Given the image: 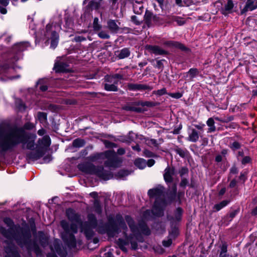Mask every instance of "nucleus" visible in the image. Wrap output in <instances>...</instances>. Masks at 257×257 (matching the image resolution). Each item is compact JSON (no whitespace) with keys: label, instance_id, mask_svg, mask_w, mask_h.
I'll return each mask as SVG.
<instances>
[{"label":"nucleus","instance_id":"nucleus-1","mask_svg":"<svg viewBox=\"0 0 257 257\" xmlns=\"http://www.w3.org/2000/svg\"><path fill=\"white\" fill-rule=\"evenodd\" d=\"M36 138V135L28 134L23 128L9 130L7 126L0 125V148L3 152L12 150L20 144L23 149L32 150Z\"/></svg>","mask_w":257,"mask_h":257},{"label":"nucleus","instance_id":"nucleus-2","mask_svg":"<svg viewBox=\"0 0 257 257\" xmlns=\"http://www.w3.org/2000/svg\"><path fill=\"white\" fill-rule=\"evenodd\" d=\"M66 215L68 219L72 221L70 226L65 220L61 222V225L64 230L67 232H72L76 233L77 231V225L80 226L81 232H83L86 236L89 238L93 234L92 229L97 227V220L94 215L89 214L88 221L82 222L75 211L72 209H68L66 210Z\"/></svg>","mask_w":257,"mask_h":257},{"label":"nucleus","instance_id":"nucleus-3","mask_svg":"<svg viewBox=\"0 0 257 257\" xmlns=\"http://www.w3.org/2000/svg\"><path fill=\"white\" fill-rule=\"evenodd\" d=\"M125 220L134 234L133 236L131 235L125 239L119 238L117 240V244L119 248L124 252L127 251V249L125 246L128 245L129 243L131 244L132 248L133 249H136L137 248L138 245L137 242L136 241V237H135V239H134V236H135V234L137 231H142L143 232V233H145L144 231H146V230H147L145 233L147 234H149V231L148 230V228L147 227L145 224L143 223L142 224H140L139 227L136 226L134 224V221L133 220L132 218L128 216H126L125 217Z\"/></svg>","mask_w":257,"mask_h":257},{"label":"nucleus","instance_id":"nucleus-4","mask_svg":"<svg viewBox=\"0 0 257 257\" xmlns=\"http://www.w3.org/2000/svg\"><path fill=\"white\" fill-rule=\"evenodd\" d=\"M99 158H105L107 159L104 163L105 166L108 167L116 168L119 166L121 160L117 158L113 150H109L104 153L97 154L92 157V161H94Z\"/></svg>","mask_w":257,"mask_h":257},{"label":"nucleus","instance_id":"nucleus-5","mask_svg":"<svg viewBox=\"0 0 257 257\" xmlns=\"http://www.w3.org/2000/svg\"><path fill=\"white\" fill-rule=\"evenodd\" d=\"M51 144V140L49 136H45L42 139L39 140L36 148V152L30 155L31 158L37 160L42 157L45 152Z\"/></svg>","mask_w":257,"mask_h":257},{"label":"nucleus","instance_id":"nucleus-6","mask_svg":"<svg viewBox=\"0 0 257 257\" xmlns=\"http://www.w3.org/2000/svg\"><path fill=\"white\" fill-rule=\"evenodd\" d=\"M79 168L87 173L96 174L104 179H108L104 175L102 167H96L92 164H86L83 167L80 166Z\"/></svg>","mask_w":257,"mask_h":257},{"label":"nucleus","instance_id":"nucleus-7","mask_svg":"<svg viewBox=\"0 0 257 257\" xmlns=\"http://www.w3.org/2000/svg\"><path fill=\"white\" fill-rule=\"evenodd\" d=\"M121 78V76L118 74H115L114 76H107L105 78L107 83L104 85L105 89L107 91H117L118 79Z\"/></svg>","mask_w":257,"mask_h":257},{"label":"nucleus","instance_id":"nucleus-8","mask_svg":"<svg viewBox=\"0 0 257 257\" xmlns=\"http://www.w3.org/2000/svg\"><path fill=\"white\" fill-rule=\"evenodd\" d=\"M127 88L130 90H151L152 88L149 85L142 84L129 83Z\"/></svg>","mask_w":257,"mask_h":257},{"label":"nucleus","instance_id":"nucleus-9","mask_svg":"<svg viewBox=\"0 0 257 257\" xmlns=\"http://www.w3.org/2000/svg\"><path fill=\"white\" fill-rule=\"evenodd\" d=\"M164 188L161 186H158L155 188L150 189L148 191V195L151 197H160L164 192Z\"/></svg>","mask_w":257,"mask_h":257},{"label":"nucleus","instance_id":"nucleus-10","mask_svg":"<svg viewBox=\"0 0 257 257\" xmlns=\"http://www.w3.org/2000/svg\"><path fill=\"white\" fill-rule=\"evenodd\" d=\"M175 170L174 168L168 167L165 171L164 174V178L166 182L170 183L173 181V176L174 175Z\"/></svg>","mask_w":257,"mask_h":257},{"label":"nucleus","instance_id":"nucleus-11","mask_svg":"<svg viewBox=\"0 0 257 257\" xmlns=\"http://www.w3.org/2000/svg\"><path fill=\"white\" fill-rule=\"evenodd\" d=\"M146 49L155 55H164L167 53L166 51L158 46L147 45Z\"/></svg>","mask_w":257,"mask_h":257},{"label":"nucleus","instance_id":"nucleus-12","mask_svg":"<svg viewBox=\"0 0 257 257\" xmlns=\"http://www.w3.org/2000/svg\"><path fill=\"white\" fill-rule=\"evenodd\" d=\"M257 8V0H247L244 11H252Z\"/></svg>","mask_w":257,"mask_h":257},{"label":"nucleus","instance_id":"nucleus-13","mask_svg":"<svg viewBox=\"0 0 257 257\" xmlns=\"http://www.w3.org/2000/svg\"><path fill=\"white\" fill-rule=\"evenodd\" d=\"M227 3L225 4L223 8V14L230 13L234 7V4L232 0H226Z\"/></svg>","mask_w":257,"mask_h":257},{"label":"nucleus","instance_id":"nucleus-14","mask_svg":"<svg viewBox=\"0 0 257 257\" xmlns=\"http://www.w3.org/2000/svg\"><path fill=\"white\" fill-rule=\"evenodd\" d=\"M199 138V133L195 129H192L188 138V141L192 142H196Z\"/></svg>","mask_w":257,"mask_h":257},{"label":"nucleus","instance_id":"nucleus-15","mask_svg":"<svg viewBox=\"0 0 257 257\" xmlns=\"http://www.w3.org/2000/svg\"><path fill=\"white\" fill-rule=\"evenodd\" d=\"M54 69L56 72H64L66 70V65L63 62L55 63Z\"/></svg>","mask_w":257,"mask_h":257},{"label":"nucleus","instance_id":"nucleus-16","mask_svg":"<svg viewBox=\"0 0 257 257\" xmlns=\"http://www.w3.org/2000/svg\"><path fill=\"white\" fill-rule=\"evenodd\" d=\"M130 54V52L128 49L124 48L120 51L117 52L115 55L119 59H123L127 57Z\"/></svg>","mask_w":257,"mask_h":257},{"label":"nucleus","instance_id":"nucleus-17","mask_svg":"<svg viewBox=\"0 0 257 257\" xmlns=\"http://www.w3.org/2000/svg\"><path fill=\"white\" fill-rule=\"evenodd\" d=\"M207 125L209 126L208 133L214 132L216 130V127L214 125V121L213 118H209L206 122Z\"/></svg>","mask_w":257,"mask_h":257},{"label":"nucleus","instance_id":"nucleus-18","mask_svg":"<svg viewBox=\"0 0 257 257\" xmlns=\"http://www.w3.org/2000/svg\"><path fill=\"white\" fill-rule=\"evenodd\" d=\"M163 210L162 207H158V201H156L152 210L153 213L156 215L161 216L163 215Z\"/></svg>","mask_w":257,"mask_h":257},{"label":"nucleus","instance_id":"nucleus-19","mask_svg":"<svg viewBox=\"0 0 257 257\" xmlns=\"http://www.w3.org/2000/svg\"><path fill=\"white\" fill-rule=\"evenodd\" d=\"M107 25L108 29L112 32H116L118 30L119 27L114 20H109Z\"/></svg>","mask_w":257,"mask_h":257},{"label":"nucleus","instance_id":"nucleus-20","mask_svg":"<svg viewBox=\"0 0 257 257\" xmlns=\"http://www.w3.org/2000/svg\"><path fill=\"white\" fill-rule=\"evenodd\" d=\"M134 164L138 168L143 169L146 166V162L144 159L139 158L135 160Z\"/></svg>","mask_w":257,"mask_h":257},{"label":"nucleus","instance_id":"nucleus-21","mask_svg":"<svg viewBox=\"0 0 257 257\" xmlns=\"http://www.w3.org/2000/svg\"><path fill=\"white\" fill-rule=\"evenodd\" d=\"M66 241L70 247H74L76 246V239L74 235L72 234H69V238L66 239Z\"/></svg>","mask_w":257,"mask_h":257},{"label":"nucleus","instance_id":"nucleus-22","mask_svg":"<svg viewBox=\"0 0 257 257\" xmlns=\"http://www.w3.org/2000/svg\"><path fill=\"white\" fill-rule=\"evenodd\" d=\"M198 74V71L197 69L191 68L187 72V77L189 78V80L191 81L196 77Z\"/></svg>","mask_w":257,"mask_h":257},{"label":"nucleus","instance_id":"nucleus-23","mask_svg":"<svg viewBox=\"0 0 257 257\" xmlns=\"http://www.w3.org/2000/svg\"><path fill=\"white\" fill-rule=\"evenodd\" d=\"M165 45L169 46H173L175 47L179 48V49L181 50H184L185 47V46L177 42L174 41H168L165 43Z\"/></svg>","mask_w":257,"mask_h":257},{"label":"nucleus","instance_id":"nucleus-24","mask_svg":"<svg viewBox=\"0 0 257 257\" xmlns=\"http://www.w3.org/2000/svg\"><path fill=\"white\" fill-rule=\"evenodd\" d=\"M227 245L226 243H224L221 247V251L220 252L219 257H231L227 253Z\"/></svg>","mask_w":257,"mask_h":257},{"label":"nucleus","instance_id":"nucleus-25","mask_svg":"<svg viewBox=\"0 0 257 257\" xmlns=\"http://www.w3.org/2000/svg\"><path fill=\"white\" fill-rule=\"evenodd\" d=\"M229 201L228 200H223L218 204H216L214 206L213 208L215 209V211H218L224 207L226 206Z\"/></svg>","mask_w":257,"mask_h":257},{"label":"nucleus","instance_id":"nucleus-26","mask_svg":"<svg viewBox=\"0 0 257 257\" xmlns=\"http://www.w3.org/2000/svg\"><path fill=\"white\" fill-rule=\"evenodd\" d=\"M153 18V14L151 12H146L144 17V21L148 26L151 24Z\"/></svg>","mask_w":257,"mask_h":257},{"label":"nucleus","instance_id":"nucleus-27","mask_svg":"<svg viewBox=\"0 0 257 257\" xmlns=\"http://www.w3.org/2000/svg\"><path fill=\"white\" fill-rule=\"evenodd\" d=\"M52 41H51V46L53 47L54 48L56 47L58 39V34L55 32H53L52 34Z\"/></svg>","mask_w":257,"mask_h":257},{"label":"nucleus","instance_id":"nucleus-28","mask_svg":"<svg viewBox=\"0 0 257 257\" xmlns=\"http://www.w3.org/2000/svg\"><path fill=\"white\" fill-rule=\"evenodd\" d=\"M84 141L82 139H77L73 141V145L75 147H81L84 145Z\"/></svg>","mask_w":257,"mask_h":257},{"label":"nucleus","instance_id":"nucleus-29","mask_svg":"<svg viewBox=\"0 0 257 257\" xmlns=\"http://www.w3.org/2000/svg\"><path fill=\"white\" fill-rule=\"evenodd\" d=\"M172 21L174 22H176L177 24L179 26H182L184 25L185 23V21L183 19L178 17H173Z\"/></svg>","mask_w":257,"mask_h":257},{"label":"nucleus","instance_id":"nucleus-30","mask_svg":"<svg viewBox=\"0 0 257 257\" xmlns=\"http://www.w3.org/2000/svg\"><path fill=\"white\" fill-rule=\"evenodd\" d=\"M237 210H234L230 213H229L228 214H227L226 216H225V219L228 221H230L232 220V219L236 216V215L237 214Z\"/></svg>","mask_w":257,"mask_h":257},{"label":"nucleus","instance_id":"nucleus-31","mask_svg":"<svg viewBox=\"0 0 257 257\" xmlns=\"http://www.w3.org/2000/svg\"><path fill=\"white\" fill-rule=\"evenodd\" d=\"M38 117L39 120L41 122H45L47 119L46 114L44 112H39L38 113Z\"/></svg>","mask_w":257,"mask_h":257},{"label":"nucleus","instance_id":"nucleus-32","mask_svg":"<svg viewBox=\"0 0 257 257\" xmlns=\"http://www.w3.org/2000/svg\"><path fill=\"white\" fill-rule=\"evenodd\" d=\"M93 27L95 31H98L101 28V26L98 24V19L97 18H95L94 19Z\"/></svg>","mask_w":257,"mask_h":257},{"label":"nucleus","instance_id":"nucleus-33","mask_svg":"<svg viewBox=\"0 0 257 257\" xmlns=\"http://www.w3.org/2000/svg\"><path fill=\"white\" fill-rule=\"evenodd\" d=\"M1 233L7 238H11V232L10 230H6L4 228H1Z\"/></svg>","mask_w":257,"mask_h":257},{"label":"nucleus","instance_id":"nucleus-34","mask_svg":"<svg viewBox=\"0 0 257 257\" xmlns=\"http://www.w3.org/2000/svg\"><path fill=\"white\" fill-rule=\"evenodd\" d=\"M139 104L143 106H147L148 107H151L155 106L154 103L150 101H141L139 103Z\"/></svg>","mask_w":257,"mask_h":257},{"label":"nucleus","instance_id":"nucleus-35","mask_svg":"<svg viewBox=\"0 0 257 257\" xmlns=\"http://www.w3.org/2000/svg\"><path fill=\"white\" fill-rule=\"evenodd\" d=\"M54 248H53V247L52 245H51L50 246L51 249L53 251H56L58 252V249L59 248V240H55V241L54 242Z\"/></svg>","mask_w":257,"mask_h":257},{"label":"nucleus","instance_id":"nucleus-36","mask_svg":"<svg viewBox=\"0 0 257 257\" xmlns=\"http://www.w3.org/2000/svg\"><path fill=\"white\" fill-rule=\"evenodd\" d=\"M230 147L233 150H235L240 148V145L237 142H234L230 145Z\"/></svg>","mask_w":257,"mask_h":257},{"label":"nucleus","instance_id":"nucleus-37","mask_svg":"<svg viewBox=\"0 0 257 257\" xmlns=\"http://www.w3.org/2000/svg\"><path fill=\"white\" fill-rule=\"evenodd\" d=\"M178 230L176 228H173L171 232H170L169 237L175 238L178 234Z\"/></svg>","mask_w":257,"mask_h":257},{"label":"nucleus","instance_id":"nucleus-38","mask_svg":"<svg viewBox=\"0 0 257 257\" xmlns=\"http://www.w3.org/2000/svg\"><path fill=\"white\" fill-rule=\"evenodd\" d=\"M154 93L156 94L157 95H158L159 96H161V95H162L163 94L167 93V91H166V88H163L161 89L158 90L157 91H154Z\"/></svg>","mask_w":257,"mask_h":257},{"label":"nucleus","instance_id":"nucleus-39","mask_svg":"<svg viewBox=\"0 0 257 257\" xmlns=\"http://www.w3.org/2000/svg\"><path fill=\"white\" fill-rule=\"evenodd\" d=\"M175 151L181 157H184L186 156V152L181 149L177 148Z\"/></svg>","mask_w":257,"mask_h":257},{"label":"nucleus","instance_id":"nucleus-40","mask_svg":"<svg viewBox=\"0 0 257 257\" xmlns=\"http://www.w3.org/2000/svg\"><path fill=\"white\" fill-rule=\"evenodd\" d=\"M4 222L11 228L13 225V222L10 218H6L4 219Z\"/></svg>","mask_w":257,"mask_h":257},{"label":"nucleus","instance_id":"nucleus-41","mask_svg":"<svg viewBox=\"0 0 257 257\" xmlns=\"http://www.w3.org/2000/svg\"><path fill=\"white\" fill-rule=\"evenodd\" d=\"M98 36L102 39H108L109 38V35L105 32L101 31L98 33Z\"/></svg>","mask_w":257,"mask_h":257},{"label":"nucleus","instance_id":"nucleus-42","mask_svg":"<svg viewBox=\"0 0 257 257\" xmlns=\"http://www.w3.org/2000/svg\"><path fill=\"white\" fill-rule=\"evenodd\" d=\"M251 162V158L249 156H245L241 160V163L243 165H245L246 164L249 163Z\"/></svg>","mask_w":257,"mask_h":257},{"label":"nucleus","instance_id":"nucleus-43","mask_svg":"<svg viewBox=\"0 0 257 257\" xmlns=\"http://www.w3.org/2000/svg\"><path fill=\"white\" fill-rule=\"evenodd\" d=\"M172 243V238L170 237L167 240H164L163 244L165 247H169Z\"/></svg>","mask_w":257,"mask_h":257},{"label":"nucleus","instance_id":"nucleus-44","mask_svg":"<svg viewBox=\"0 0 257 257\" xmlns=\"http://www.w3.org/2000/svg\"><path fill=\"white\" fill-rule=\"evenodd\" d=\"M41 242L42 245L44 246L47 245L48 243V239L47 237L44 235V237H43L41 239Z\"/></svg>","mask_w":257,"mask_h":257},{"label":"nucleus","instance_id":"nucleus-45","mask_svg":"<svg viewBox=\"0 0 257 257\" xmlns=\"http://www.w3.org/2000/svg\"><path fill=\"white\" fill-rule=\"evenodd\" d=\"M34 127V125L30 122H28L26 123L24 126V128L26 130H31Z\"/></svg>","mask_w":257,"mask_h":257},{"label":"nucleus","instance_id":"nucleus-46","mask_svg":"<svg viewBox=\"0 0 257 257\" xmlns=\"http://www.w3.org/2000/svg\"><path fill=\"white\" fill-rule=\"evenodd\" d=\"M170 96L173 98H180L182 97V95L180 93H171L169 94Z\"/></svg>","mask_w":257,"mask_h":257},{"label":"nucleus","instance_id":"nucleus-47","mask_svg":"<svg viewBox=\"0 0 257 257\" xmlns=\"http://www.w3.org/2000/svg\"><path fill=\"white\" fill-rule=\"evenodd\" d=\"M94 205L96 207V211H97V212L100 213L101 212V209L100 207L99 204L97 201H95Z\"/></svg>","mask_w":257,"mask_h":257},{"label":"nucleus","instance_id":"nucleus-48","mask_svg":"<svg viewBox=\"0 0 257 257\" xmlns=\"http://www.w3.org/2000/svg\"><path fill=\"white\" fill-rule=\"evenodd\" d=\"M230 172L232 174H236L238 173V170L236 167L233 166L230 169Z\"/></svg>","mask_w":257,"mask_h":257},{"label":"nucleus","instance_id":"nucleus-49","mask_svg":"<svg viewBox=\"0 0 257 257\" xmlns=\"http://www.w3.org/2000/svg\"><path fill=\"white\" fill-rule=\"evenodd\" d=\"M195 126L196 128L201 131H203V128L205 126V124H196L195 125Z\"/></svg>","mask_w":257,"mask_h":257},{"label":"nucleus","instance_id":"nucleus-50","mask_svg":"<svg viewBox=\"0 0 257 257\" xmlns=\"http://www.w3.org/2000/svg\"><path fill=\"white\" fill-rule=\"evenodd\" d=\"M236 181L235 179H233L230 182L229 187L231 188H233L236 186Z\"/></svg>","mask_w":257,"mask_h":257},{"label":"nucleus","instance_id":"nucleus-51","mask_svg":"<svg viewBox=\"0 0 257 257\" xmlns=\"http://www.w3.org/2000/svg\"><path fill=\"white\" fill-rule=\"evenodd\" d=\"M155 164V161L153 159H150L147 162V165L149 167L152 166Z\"/></svg>","mask_w":257,"mask_h":257},{"label":"nucleus","instance_id":"nucleus-52","mask_svg":"<svg viewBox=\"0 0 257 257\" xmlns=\"http://www.w3.org/2000/svg\"><path fill=\"white\" fill-rule=\"evenodd\" d=\"M188 183V181L186 179H183L180 183L181 186H185Z\"/></svg>","mask_w":257,"mask_h":257},{"label":"nucleus","instance_id":"nucleus-53","mask_svg":"<svg viewBox=\"0 0 257 257\" xmlns=\"http://www.w3.org/2000/svg\"><path fill=\"white\" fill-rule=\"evenodd\" d=\"M177 215L178 216V217H177V219H180V216H181V213H182V209L180 208H177Z\"/></svg>","mask_w":257,"mask_h":257},{"label":"nucleus","instance_id":"nucleus-54","mask_svg":"<svg viewBox=\"0 0 257 257\" xmlns=\"http://www.w3.org/2000/svg\"><path fill=\"white\" fill-rule=\"evenodd\" d=\"M132 20L136 24L138 25L140 24V22L137 20V17L136 16H133L131 18Z\"/></svg>","mask_w":257,"mask_h":257},{"label":"nucleus","instance_id":"nucleus-55","mask_svg":"<svg viewBox=\"0 0 257 257\" xmlns=\"http://www.w3.org/2000/svg\"><path fill=\"white\" fill-rule=\"evenodd\" d=\"M45 131L43 128L40 129L38 131V134L39 136H43L45 134Z\"/></svg>","mask_w":257,"mask_h":257},{"label":"nucleus","instance_id":"nucleus-56","mask_svg":"<svg viewBox=\"0 0 257 257\" xmlns=\"http://www.w3.org/2000/svg\"><path fill=\"white\" fill-rule=\"evenodd\" d=\"M117 152L119 155H123L125 153V150L122 148H119L117 150Z\"/></svg>","mask_w":257,"mask_h":257},{"label":"nucleus","instance_id":"nucleus-57","mask_svg":"<svg viewBox=\"0 0 257 257\" xmlns=\"http://www.w3.org/2000/svg\"><path fill=\"white\" fill-rule=\"evenodd\" d=\"M239 179L244 181L246 179V174L245 173H241L239 176Z\"/></svg>","mask_w":257,"mask_h":257},{"label":"nucleus","instance_id":"nucleus-58","mask_svg":"<svg viewBox=\"0 0 257 257\" xmlns=\"http://www.w3.org/2000/svg\"><path fill=\"white\" fill-rule=\"evenodd\" d=\"M222 157L221 155H218L215 157V161L217 162H220L222 161Z\"/></svg>","mask_w":257,"mask_h":257},{"label":"nucleus","instance_id":"nucleus-59","mask_svg":"<svg viewBox=\"0 0 257 257\" xmlns=\"http://www.w3.org/2000/svg\"><path fill=\"white\" fill-rule=\"evenodd\" d=\"M0 4L7 6L9 4V0H0Z\"/></svg>","mask_w":257,"mask_h":257},{"label":"nucleus","instance_id":"nucleus-60","mask_svg":"<svg viewBox=\"0 0 257 257\" xmlns=\"http://www.w3.org/2000/svg\"><path fill=\"white\" fill-rule=\"evenodd\" d=\"M40 89L42 91H45L47 89V86L46 85H42L40 86Z\"/></svg>","mask_w":257,"mask_h":257},{"label":"nucleus","instance_id":"nucleus-61","mask_svg":"<svg viewBox=\"0 0 257 257\" xmlns=\"http://www.w3.org/2000/svg\"><path fill=\"white\" fill-rule=\"evenodd\" d=\"M91 5H94V7H95V9H98L99 7V4L97 3H95L93 1L91 2ZM92 7H93V5H92Z\"/></svg>","mask_w":257,"mask_h":257},{"label":"nucleus","instance_id":"nucleus-62","mask_svg":"<svg viewBox=\"0 0 257 257\" xmlns=\"http://www.w3.org/2000/svg\"><path fill=\"white\" fill-rule=\"evenodd\" d=\"M150 143L153 145L154 146H156L157 145V141L155 140L152 139L150 140Z\"/></svg>","mask_w":257,"mask_h":257},{"label":"nucleus","instance_id":"nucleus-63","mask_svg":"<svg viewBox=\"0 0 257 257\" xmlns=\"http://www.w3.org/2000/svg\"><path fill=\"white\" fill-rule=\"evenodd\" d=\"M251 213L254 215L257 214V206L252 210Z\"/></svg>","mask_w":257,"mask_h":257},{"label":"nucleus","instance_id":"nucleus-64","mask_svg":"<svg viewBox=\"0 0 257 257\" xmlns=\"http://www.w3.org/2000/svg\"><path fill=\"white\" fill-rule=\"evenodd\" d=\"M106 257H114L113 254L110 252H107L106 254Z\"/></svg>","mask_w":257,"mask_h":257}]
</instances>
